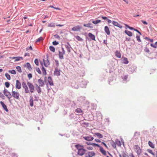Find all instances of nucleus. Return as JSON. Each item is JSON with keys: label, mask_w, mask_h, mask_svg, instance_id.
Returning <instances> with one entry per match:
<instances>
[{"label": "nucleus", "mask_w": 157, "mask_h": 157, "mask_svg": "<svg viewBox=\"0 0 157 157\" xmlns=\"http://www.w3.org/2000/svg\"><path fill=\"white\" fill-rule=\"evenodd\" d=\"M87 148L88 150H92L93 147H87Z\"/></svg>", "instance_id": "obj_63"}, {"label": "nucleus", "mask_w": 157, "mask_h": 157, "mask_svg": "<svg viewBox=\"0 0 157 157\" xmlns=\"http://www.w3.org/2000/svg\"><path fill=\"white\" fill-rule=\"evenodd\" d=\"M53 8L55 9L58 10H61V9H60L58 7H55L53 6H48V8Z\"/></svg>", "instance_id": "obj_42"}, {"label": "nucleus", "mask_w": 157, "mask_h": 157, "mask_svg": "<svg viewBox=\"0 0 157 157\" xmlns=\"http://www.w3.org/2000/svg\"><path fill=\"white\" fill-rule=\"evenodd\" d=\"M101 17L104 20H107L108 19L106 17H103V16H101Z\"/></svg>", "instance_id": "obj_61"}, {"label": "nucleus", "mask_w": 157, "mask_h": 157, "mask_svg": "<svg viewBox=\"0 0 157 157\" xmlns=\"http://www.w3.org/2000/svg\"><path fill=\"white\" fill-rule=\"evenodd\" d=\"M145 39L147 40H149L151 42H152L153 41V39H149L147 37H146L145 38Z\"/></svg>", "instance_id": "obj_51"}, {"label": "nucleus", "mask_w": 157, "mask_h": 157, "mask_svg": "<svg viewBox=\"0 0 157 157\" xmlns=\"http://www.w3.org/2000/svg\"><path fill=\"white\" fill-rule=\"evenodd\" d=\"M65 54V51L64 50V48H62V51H59V58L60 59H63V55Z\"/></svg>", "instance_id": "obj_5"}, {"label": "nucleus", "mask_w": 157, "mask_h": 157, "mask_svg": "<svg viewBox=\"0 0 157 157\" xmlns=\"http://www.w3.org/2000/svg\"><path fill=\"white\" fill-rule=\"evenodd\" d=\"M144 51L146 52L147 53H149L150 52V51L148 48L147 47L145 48V49H144Z\"/></svg>", "instance_id": "obj_53"}, {"label": "nucleus", "mask_w": 157, "mask_h": 157, "mask_svg": "<svg viewBox=\"0 0 157 157\" xmlns=\"http://www.w3.org/2000/svg\"><path fill=\"white\" fill-rule=\"evenodd\" d=\"M75 38L77 40L79 41H82L83 40L79 36H75Z\"/></svg>", "instance_id": "obj_41"}, {"label": "nucleus", "mask_w": 157, "mask_h": 157, "mask_svg": "<svg viewBox=\"0 0 157 157\" xmlns=\"http://www.w3.org/2000/svg\"><path fill=\"white\" fill-rule=\"evenodd\" d=\"M147 151L148 152L152 154L153 156L155 155L154 153L152 152V151L151 150L147 149Z\"/></svg>", "instance_id": "obj_40"}, {"label": "nucleus", "mask_w": 157, "mask_h": 157, "mask_svg": "<svg viewBox=\"0 0 157 157\" xmlns=\"http://www.w3.org/2000/svg\"><path fill=\"white\" fill-rule=\"evenodd\" d=\"M34 62L35 64L37 66L39 65V62L38 59H35L34 60Z\"/></svg>", "instance_id": "obj_50"}, {"label": "nucleus", "mask_w": 157, "mask_h": 157, "mask_svg": "<svg viewBox=\"0 0 157 157\" xmlns=\"http://www.w3.org/2000/svg\"><path fill=\"white\" fill-rule=\"evenodd\" d=\"M125 25L126 27H127V28H129V29H130L131 30H134V29H135L134 28H133L132 27H131L127 24H125Z\"/></svg>", "instance_id": "obj_45"}, {"label": "nucleus", "mask_w": 157, "mask_h": 157, "mask_svg": "<svg viewBox=\"0 0 157 157\" xmlns=\"http://www.w3.org/2000/svg\"><path fill=\"white\" fill-rule=\"evenodd\" d=\"M36 90H37L38 93H40L41 91V88L40 87V86H38V85H36Z\"/></svg>", "instance_id": "obj_26"}, {"label": "nucleus", "mask_w": 157, "mask_h": 157, "mask_svg": "<svg viewBox=\"0 0 157 157\" xmlns=\"http://www.w3.org/2000/svg\"><path fill=\"white\" fill-rule=\"evenodd\" d=\"M10 58L13 59H15V61H18L20 60L21 59H22V58L21 57H13Z\"/></svg>", "instance_id": "obj_28"}, {"label": "nucleus", "mask_w": 157, "mask_h": 157, "mask_svg": "<svg viewBox=\"0 0 157 157\" xmlns=\"http://www.w3.org/2000/svg\"><path fill=\"white\" fill-rule=\"evenodd\" d=\"M44 65L46 67H47L49 64L50 63L48 59L46 60L43 59Z\"/></svg>", "instance_id": "obj_17"}, {"label": "nucleus", "mask_w": 157, "mask_h": 157, "mask_svg": "<svg viewBox=\"0 0 157 157\" xmlns=\"http://www.w3.org/2000/svg\"><path fill=\"white\" fill-rule=\"evenodd\" d=\"M8 72L9 73H10L13 75H15L16 74V72L14 70H10Z\"/></svg>", "instance_id": "obj_36"}, {"label": "nucleus", "mask_w": 157, "mask_h": 157, "mask_svg": "<svg viewBox=\"0 0 157 157\" xmlns=\"http://www.w3.org/2000/svg\"><path fill=\"white\" fill-rule=\"evenodd\" d=\"M140 35H137L136 36V39H137V40L138 41H139L140 42H141V40L140 39Z\"/></svg>", "instance_id": "obj_43"}, {"label": "nucleus", "mask_w": 157, "mask_h": 157, "mask_svg": "<svg viewBox=\"0 0 157 157\" xmlns=\"http://www.w3.org/2000/svg\"><path fill=\"white\" fill-rule=\"evenodd\" d=\"M135 151L138 154H140L141 153V149L140 147L138 145H135L134 147Z\"/></svg>", "instance_id": "obj_10"}, {"label": "nucleus", "mask_w": 157, "mask_h": 157, "mask_svg": "<svg viewBox=\"0 0 157 157\" xmlns=\"http://www.w3.org/2000/svg\"><path fill=\"white\" fill-rule=\"evenodd\" d=\"M12 94L13 97L14 98L17 99H18L19 98L20 94L19 92L12 90Z\"/></svg>", "instance_id": "obj_2"}, {"label": "nucleus", "mask_w": 157, "mask_h": 157, "mask_svg": "<svg viewBox=\"0 0 157 157\" xmlns=\"http://www.w3.org/2000/svg\"><path fill=\"white\" fill-rule=\"evenodd\" d=\"M82 29V27L79 25H77L73 27L71 30L74 31H78Z\"/></svg>", "instance_id": "obj_7"}, {"label": "nucleus", "mask_w": 157, "mask_h": 157, "mask_svg": "<svg viewBox=\"0 0 157 157\" xmlns=\"http://www.w3.org/2000/svg\"><path fill=\"white\" fill-rule=\"evenodd\" d=\"M134 30L138 33L140 34V35H141V34L140 33V31H139L138 30L135 29Z\"/></svg>", "instance_id": "obj_57"}, {"label": "nucleus", "mask_w": 157, "mask_h": 157, "mask_svg": "<svg viewBox=\"0 0 157 157\" xmlns=\"http://www.w3.org/2000/svg\"><path fill=\"white\" fill-rule=\"evenodd\" d=\"M4 94L9 99L12 98V96L10 93L6 89H5L3 91Z\"/></svg>", "instance_id": "obj_3"}, {"label": "nucleus", "mask_w": 157, "mask_h": 157, "mask_svg": "<svg viewBox=\"0 0 157 157\" xmlns=\"http://www.w3.org/2000/svg\"><path fill=\"white\" fill-rule=\"evenodd\" d=\"M75 112L78 113H82V111L80 108H77L75 110Z\"/></svg>", "instance_id": "obj_33"}, {"label": "nucleus", "mask_w": 157, "mask_h": 157, "mask_svg": "<svg viewBox=\"0 0 157 157\" xmlns=\"http://www.w3.org/2000/svg\"><path fill=\"white\" fill-rule=\"evenodd\" d=\"M123 63L125 64H128V59L126 58H124L123 59Z\"/></svg>", "instance_id": "obj_34"}, {"label": "nucleus", "mask_w": 157, "mask_h": 157, "mask_svg": "<svg viewBox=\"0 0 157 157\" xmlns=\"http://www.w3.org/2000/svg\"><path fill=\"white\" fill-rule=\"evenodd\" d=\"M27 85L29 88L30 92L31 93H34L35 91V88L33 85L29 82H27Z\"/></svg>", "instance_id": "obj_1"}, {"label": "nucleus", "mask_w": 157, "mask_h": 157, "mask_svg": "<svg viewBox=\"0 0 157 157\" xmlns=\"http://www.w3.org/2000/svg\"><path fill=\"white\" fill-rule=\"evenodd\" d=\"M65 47L67 50V51L69 52H71V45L69 44L68 43H67V44L65 45Z\"/></svg>", "instance_id": "obj_14"}, {"label": "nucleus", "mask_w": 157, "mask_h": 157, "mask_svg": "<svg viewBox=\"0 0 157 157\" xmlns=\"http://www.w3.org/2000/svg\"><path fill=\"white\" fill-rule=\"evenodd\" d=\"M91 24L90 23H89L87 24H84L83 25L85 27H89L91 29L93 28V26L91 25Z\"/></svg>", "instance_id": "obj_30"}, {"label": "nucleus", "mask_w": 157, "mask_h": 157, "mask_svg": "<svg viewBox=\"0 0 157 157\" xmlns=\"http://www.w3.org/2000/svg\"><path fill=\"white\" fill-rule=\"evenodd\" d=\"M44 40L43 38L42 37H40L38 38L36 41V43L39 42L40 41L43 40Z\"/></svg>", "instance_id": "obj_38"}, {"label": "nucleus", "mask_w": 157, "mask_h": 157, "mask_svg": "<svg viewBox=\"0 0 157 157\" xmlns=\"http://www.w3.org/2000/svg\"><path fill=\"white\" fill-rule=\"evenodd\" d=\"M55 61L56 62V65L57 66H58L59 65V62L58 61H57L56 60H55Z\"/></svg>", "instance_id": "obj_64"}, {"label": "nucleus", "mask_w": 157, "mask_h": 157, "mask_svg": "<svg viewBox=\"0 0 157 157\" xmlns=\"http://www.w3.org/2000/svg\"><path fill=\"white\" fill-rule=\"evenodd\" d=\"M16 88L18 89H20L21 87V82L18 80L16 81V84L15 85Z\"/></svg>", "instance_id": "obj_11"}, {"label": "nucleus", "mask_w": 157, "mask_h": 157, "mask_svg": "<svg viewBox=\"0 0 157 157\" xmlns=\"http://www.w3.org/2000/svg\"><path fill=\"white\" fill-rule=\"evenodd\" d=\"M5 85L6 87L8 88L10 86V83L8 82H5Z\"/></svg>", "instance_id": "obj_49"}, {"label": "nucleus", "mask_w": 157, "mask_h": 157, "mask_svg": "<svg viewBox=\"0 0 157 157\" xmlns=\"http://www.w3.org/2000/svg\"><path fill=\"white\" fill-rule=\"evenodd\" d=\"M149 145L152 148H155V146L154 144L150 141L148 142Z\"/></svg>", "instance_id": "obj_31"}, {"label": "nucleus", "mask_w": 157, "mask_h": 157, "mask_svg": "<svg viewBox=\"0 0 157 157\" xmlns=\"http://www.w3.org/2000/svg\"><path fill=\"white\" fill-rule=\"evenodd\" d=\"M94 135L97 136L98 138H102L103 137V135L99 133H95Z\"/></svg>", "instance_id": "obj_22"}, {"label": "nucleus", "mask_w": 157, "mask_h": 157, "mask_svg": "<svg viewBox=\"0 0 157 157\" xmlns=\"http://www.w3.org/2000/svg\"><path fill=\"white\" fill-rule=\"evenodd\" d=\"M16 68L17 70V71L19 72H22L21 69V67L20 66H17L16 67Z\"/></svg>", "instance_id": "obj_44"}, {"label": "nucleus", "mask_w": 157, "mask_h": 157, "mask_svg": "<svg viewBox=\"0 0 157 157\" xmlns=\"http://www.w3.org/2000/svg\"><path fill=\"white\" fill-rule=\"evenodd\" d=\"M150 45L152 47H153V48H157V46H156L154 45L153 44H150Z\"/></svg>", "instance_id": "obj_58"}, {"label": "nucleus", "mask_w": 157, "mask_h": 157, "mask_svg": "<svg viewBox=\"0 0 157 157\" xmlns=\"http://www.w3.org/2000/svg\"><path fill=\"white\" fill-rule=\"evenodd\" d=\"M83 138L85 140L88 141H91L94 140V138L90 136H86L83 137Z\"/></svg>", "instance_id": "obj_9"}, {"label": "nucleus", "mask_w": 157, "mask_h": 157, "mask_svg": "<svg viewBox=\"0 0 157 157\" xmlns=\"http://www.w3.org/2000/svg\"><path fill=\"white\" fill-rule=\"evenodd\" d=\"M99 148L101 152L104 155H106V151L103 149V147L101 146Z\"/></svg>", "instance_id": "obj_19"}, {"label": "nucleus", "mask_w": 157, "mask_h": 157, "mask_svg": "<svg viewBox=\"0 0 157 157\" xmlns=\"http://www.w3.org/2000/svg\"><path fill=\"white\" fill-rule=\"evenodd\" d=\"M5 76L6 77V78L9 80H10L11 79L10 76V75L7 73H6L5 74Z\"/></svg>", "instance_id": "obj_37"}, {"label": "nucleus", "mask_w": 157, "mask_h": 157, "mask_svg": "<svg viewBox=\"0 0 157 157\" xmlns=\"http://www.w3.org/2000/svg\"><path fill=\"white\" fill-rule=\"evenodd\" d=\"M30 100H29V104L32 107L33 106V97L31 96L30 97Z\"/></svg>", "instance_id": "obj_21"}, {"label": "nucleus", "mask_w": 157, "mask_h": 157, "mask_svg": "<svg viewBox=\"0 0 157 157\" xmlns=\"http://www.w3.org/2000/svg\"><path fill=\"white\" fill-rule=\"evenodd\" d=\"M89 36L92 40H95V36L91 33H88Z\"/></svg>", "instance_id": "obj_20"}, {"label": "nucleus", "mask_w": 157, "mask_h": 157, "mask_svg": "<svg viewBox=\"0 0 157 157\" xmlns=\"http://www.w3.org/2000/svg\"><path fill=\"white\" fill-rule=\"evenodd\" d=\"M95 141L97 142L100 143L101 142V140L98 139H95Z\"/></svg>", "instance_id": "obj_59"}, {"label": "nucleus", "mask_w": 157, "mask_h": 157, "mask_svg": "<svg viewBox=\"0 0 157 157\" xmlns=\"http://www.w3.org/2000/svg\"><path fill=\"white\" fill-rule=\"evenodd\" d=\"M86 150L83 148L78 151V154L80 156H82L84 155L86 152Z\"/></svg>", "instance_id": "obj_8"}, {"label": "nucleus", "mask_w": 157, "mask_h": 157, "mask_svg": "<svg viewBox=\"0 0 157 157\" xmlns=\"http://www.w3.org/2000/svg\"><path fill=\"white\" fill-rule=\"evenodd\" d=\"M104 30L105 33L107 35H109L110 34V32L109 28L108 26H105Z\"/></svg>", "instance_id": "obj_18"}, {"label": "nucleus", "mask_w": 157, "mask_h": 157, "mask_svg": "<svg viewBox=\"0 0 157 157\" xmlns=\"http://www.w3.org/2000/svg\"><path fill=\"white\" fill-rule=\"evenodd\" d=\"M107 21L108 24H110L112 22V21L110 19H108Z\"/></svg>", "instance_id": "obj_62"}, {"label": "nucleus", "mask_w": 157, "mask_h": 157, "mask_svg": "<svg viewBox=\"0 0 157 157\" xmlns=\"http://www.w3.org/2000/svg\"><path fill=\"white\" fill-rule=\"evenodd\" d=\"M42 72L43 74L44 75H46L47 74L46 71V70L44 68V67H42Z\"/></svg>", "instance_id": "obj_35"}, {"label": "nucleus", "mask_w": 157, "mask_h": 157, "mask_svg": "<svg viewBox=\"0 0 157 157\" xmlns=\"http://www.w3.org/2000/svg\"><path fill=\"white\" fill-rule=\"evenodd\" d=\"M25 66L29 70L32 69L30 64L29 63H27L25 65Z\"/></svg>", "instance_id": "obj_29"}, {"label": "nucleus", "mask_w": 157, "mask_h": 157, "mask_svg": "<svg viewBox=\"0 0 157 157\" xmlns=\"http://www.w3.org/2000/svg\"><path fill=\"white\" fill-rule=\"evenodd\" d=\"M101 22V21L100 20L98 19L95 21H92L93 23L96 25Z\"/></svg>", "instance_id": "obj_32"}, {"label": "nucleus", "mask_w": 157, "mask_h": 157, "mask_svg": "<svg viewBox=\"0 0 157 157\" xmlns=\"http://www.w3.org/2000/svg\"><path fill=\"white\" fill-rule=\"evenodd\" d=\"M29 49L31 50H33V48H32L31 46H30L28 48H26V50H29Z\"/></svg>", "instance_id": "obj_56"}, {"label": "nucleus", "mask_w": 157, "mask_h": 157, "mask_svg": "<svg viewBox=\"0 0 157 157\" xmlns=\"http://www.w3.org/2000/svg\"><path fill=\"white\" fill-rule=\"evenodd\" d=\"M91 145L92 146H97L99 148L101 147L98 144H95V143H92L91 144Z\"/></svg>", "instance_id": "obj_48"}, {"label": "nucleus", "mask_w": 157, "mask_h": 157, "mask_svg": "<svg viewBox=\"0 0 157 157\" xmlns=\"http://www.w3.org/2000/svg\"><path fill=\"white\" fill-rule=\"evenodd\" d=\"M48 26L49 27H55V25L53 23H51L48 25Z\"/></svg>", "instance_id": "obj_46"}, {"label": "nucleus", "mask_w": 157, "mask_h": 157, "mask_svg": "<svg viewBox=\"0 0 157 157\" xmlns=\"http://www.w3.org/2000/svg\"><path fill=\"white\" fill-rule=\"evenodd\" d=\"M54 74L58 76L59 75H60L59 71L58 70V69H56L54 72Z\"/></svg>", "instance_id": "obj_27"}, {"label": "nucleus", "mask_w": 157, "mask_h": 157, "mask_svg": "<svg viewBox=\"0 0 157 157\" xmlns=\"http://www.w3.org/2000/svg\"><path fill=\"white\" fill-rule=\"evenodd\" d=\"M101 144H103L104 145V146L106 148H108V146L106 145L105 144V143L102 142L101 143Z\"/></svg>", "instance_id": "obj_60"}, {"label": "nucleus", "mask_w": 157, "mask_h": 157, "mask_svg": "<svg viewBox=\"0 0 157 157\" xmlns=\"http://www.w3.org/2000/svg\"><path fill=\"white\" fill-rule=\"evenodd\" d=\"M125 33L129 36H132V33L130 31L125 30L124 31Z\"/></svg>", "instance_id": "obj_24"}, {"label": "nucleus", "mask_w": 157, "mask_h": 157, "mask_svg": "<svg viewBox=\"0 0 157 157\" xmlns=\"http://www.w3.org/2000/svg\"><path fill=\"white\" fill-rule=\"evenodd\" d=\"M36 71L39 74H41V71L40 70L39 68H36Z\"/></svg>", "instance_id": "obj_47"}, {"label": "nucleus", "mask_w": 157, "mask_h": 157, "mask_svg": "<svg viewBox=\"0 0 157 157\" xmlns=\"http://www.w3.org/2000/svg\"><path fill=\"white\" fill-rule=\"evenodd\" d=\"M141 21L144 25H147V23L146 21L142 20Z\"/></svg>", "instance_id": "obj_55"}, {"label": "nucleus", "mask_w": 157, "mask_h": 157, "mask_svg": "<svg viewBox=\"0 0 157 157\" xmlns=\"http://www.w3.org/2000/svg\"><path fill=\"white\" fill-rule=\"evenodd\" d=\"M50 50L52 52H54L55 51V48L54 47L52 46H50L49 47Z\"/></svg>", "instance_id": "obj_39"}, {"label": "nucleus", "mask_w": 157, "mask_h": 157, "mask_svg": "<svg viewBox=\"0 0 157 157\" xmlns=\"http://www.w3.org/2000/svg\"><path fill=\"white\" fill-rule=\"evenodd\" d=\"M95 155V153L91 151L88 153L87 155L86 156V157H92L94 156Z\"/></svg>", "instance_id": "obj_15"}, {"label": "nucleus", "mask_w": 157, "mask_h": 157, "mask_svg": "<svg viewBox=\"0 0 157 157\" xmlns=\"http://www.w3.org/2000/svg\"><path fill=\"white\" fill-rule=\"evenodd\" d=\"M23 88L24 89V91L25 93L28 94L29 93V90L26 83L23 82L22 83Z\"/></svg>", "instance_id": "obj_4"}, {"label": "nucleus", "mask_w": 157, "mask_h": 157, "mask_svg": "<svg viewBox=\"0 0 157 157\" xmlns=\"http://www.w3.org/2000/svg\"><path fill=\"white\" fill-rule=\"evenodd\" d=\"M115 56L117 58H121V55L120 52H119L117 51H116L115 52Z\"/></svg>", "instance_id": "obj_23"}, {"label": "nucleus", "mask_w": 157, "mask_h": 157, "mask_svg": "<svg viewBox=\"0 0 157 157\" xmlns=\"http://www.w3.org/2000/svg\"><path fill=\"white\" fill-rule=\"evenodd\" d=\"M37 82L38 84V86L43 87L45 85V82L44 80L42 79H41V78H40L38 80Z\"/></svg>", "instance_id": "obj_6"}, {"label": "nucleus", "mask_w": 157, "mask_h": 157, "mask_svg": "<svg viewBox=\"0 0 157 157\" xmlns=\"http://www.w3.org/2000/svg\"><path fill=\"white\" fill-rule=\"evenodd\" d=\"M112 23L113 25L121 29L122 28V26L117 21H112Z\"/></svg>", "instance_id": "obj_12"}, {"label": "nucleus", "mask_w": 157, "mask_h": 157, "mask_svg": "<svg viewBox=\"0 0 157 157\" xmlns=\"http://www.w3.org/2000/svg\"><path fill=\"white\" fill-rule=\"evenodd\" d=\"M76 148L78 149V151L83 148V146L82 145H81L80 144L76 145L75 146Z\"/></svg>", "instance_id": "obj_25"}, {"label": "nucleus", "mask_w": 157, "mask_h": 157, "mask_svg": "<svg viewBox=\"0 0 157 157\" xmlns=\"http://www.w3.org/2000/svg\"><path fill=\"white\" fill-rule=\"evenodd\" d=\"M52 44L54 45H56L59 44V43L56 41H55L52 42Z\"/></svg>", "instance_id": "obj_52"}, {"label": "nucleus", "mask_w": 157, "mask_h": 157, "mask_svg": "<svg viewBox=\"0 0 157 157\" xmlns=\"http://www.w3.org/2000/svg\"><path fill=\"white\" fill-rule=\"evenodd\" d=\"M0 103L3 109L6 112H8V110L7 108L6 105L2 101H1L0 102Z\"/></svg>", "instance_id": "obj_13"}, {"label": "nucleus", "mask_w": 157, "mask_h": 157, "mask_svg": "<svg viewBox=\"0 0 157 157\" xmlns=\"http://www.w3.org/2000/svg\"><path fill=\"white\" fill-rule=\"evenodd\" d=\"M28 77L30 79L32 78V75L31 74H29L28 75Z\"/></svg>", "instance_id": "obj_54"}, {"label": "nucleus", "mask_w": 157, "mask_h": 157, "mask_svg": "<svg viewBox=\"0 0 157 157\" xmlns=\"http://www.w3.org/2000/svg\"><path fill=\"white\" fill-rule=\"evenodd\" d=\"M48 82L50 86H53L54 84L52 80V78L50 77H48Z\"/></svg>", "instance_id": "obj_16"}]
</instances>
